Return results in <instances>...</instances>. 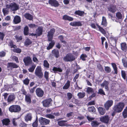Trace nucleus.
<instances>
[{
    "label": "nucleus",
    "instance_id": "nucleus-16",
    "mask_svg": "<svg viewBox=\"0 0 127 127\" xmlns=\"http://www.w3.org/2000/svg\"><path fill=\"white\" fill-rule=\"evenodd\" d=\"M21 22V17L19 16L16 15L14 17L13 20V23L17 24L20 23Z\"/></svg>",
    "mask_w": 127,
    "mask_h": 127
},
{
    "label": "nucleus",
    "instance_id": "nucleus-24",
    "mask_svg": "<svg viewBox=\"0 0 127 127\" xmlns=\"http://www.w3.org/2000/svg\"><path fill=\"white\" fill-rule=\"evenodd\" d=\"M67 120H62L58 122V125L60 126H66L67 124L66 122Z\"/></svg>",
    "mask_w": 127,
    "mask_h": 127
},
{
    "label": "nucleus",
    "instance_id": "nucleus-1",
    "mask_svg": "<svg viewBox=\"0 0 127 127\" xmlns=\"http://www.w3.org/2000/svg\"><path fill=\"white\" fill-rule=\"evenodd\" d=\"M6 6L7 8L10 9L11 10L13 11H16L19 9V5L14 2L6 4Z\"/></svg>",
    "mask_w": 127,
    "mask_h": 127
},
{
    "label": "nucleus",
    "instance_id": "nucleus-26",
    "mask_svg": "<svg viewBox=\"0 0 127 127\" xmlns=\"http://www.w3.org/2000/svg\"><path fill=\"white\" fill-rule=\"evenodd\" d=\"M24 16L26 18L30 20H32L33 18L32 16L29 13H26Z\"/></svg>",
    "mask_w": 127,
    "mask_h": 127
},
{
    "label": "nucleus",
    "instance_id": "nucleus-40",
    "mask_svg": "<svg viewBox=\"0 0 127 127\" xmlns=\"http://www.w3.org/2000/svg\"><path fill=\"white\" fill-rule=\"evenodd\" d=\"M9 45L11 48H15L17 47V46L16 45L13 44V42L12 41V40H11L9 42Z\"/></svg>",
    "mask_w": 127,
    "mask_h": 127
},
{
    "label": "nucleus",
    "instance_id": "nucleus-55",
    "mask_svg": "<svg viewBox=\"0 0 127 127\" xmlns=\"http://www.w3.org/2000/svg\"><path fill=\"white\" fill-rule=\"evenodd\" d=\"M98 93L101 95H105L104 92L102 89H100L99 90Z\"/></svg>",
    "mask_w": 127,
    "mask_h": 127
},
{
    "label": "nucleus",
    "instance_id": "nucleus-46",
    "mask_svg": "<svg viewBox=\"0 0 127 127\" xmlns=\"http://www.w3.org/2000/svg\"><path fill=\"white\" fill-rule=\"evenodd\" d=\"M43 65L46 68L49 67V64L47 60H45L44 61Z\"/></svg>",
    "mask_w": 127,
    "mask_h": 127
},
{
    "label": "nucleus",
    "instance_id": "nucleus-11",
    "mask_svg": "<svg viewBox=\"0 0 127 127\" xmlns=\"http://www.w3.org/2000/svg\"><path fill=\"white\" fill-rule=\"evenodd\" d=\"M99 120L102 122L108 124L110 120V117L109 116L106 115L100 118Z\"/></svg>",
    "mask_w": 127,
    "mask_h": 127
},
{
    "label": "nucleus",
    "instance_id": "nucleus-18",
    "mask_svg": "<svg viewBox=\"0 0 127 127\" xmlns=\"http://www.w3.org/2000/svg\"><path fill=\"white\" fill-rule=\"evenodd\" d=\"M32 118V114L30 113H29L26 115L24 118L25 121L28 122L29 121H31Z\"/></svg>",
    "mask_w": 127,
    "mask_h": 127
},
{
    "label": "nucleus",
    "instance_id": "nucleus-14",
    "mask_svg": "<svg viewBox=\"0 0 127 127\" xmlns=\"http://www.w3.org/2000/svg\"><path fill=\"white\" fill-rule=\"evenodd\" d=\"M15 98V94H12L9 95L7 98V101L8 102H11L14 101Z\"/></svg>",
    "mask_w": 127,
    "mask_h": 127
},
{
    "label": "nucleus",
    "instance_id": "nucleus-54",
    "mask_svg": "<svg viewBox=\"0 0 127 127\" xmlns=\"http://www.w3.org/2000/svg\"><path fill=\"white\" fill-rule=\"evenodd\" d=\"M49 73L46 71H45L44 72V76L47 81H48V79Z\"/></svg>",
    "mask_w": 127,
    "mask_h": 127
},
{
    "label": "nucleus",
    "instance_id": "nucleus-7",
    "mask_svg": "<svg viewBox=\"0 0 127 127\" xmlns=\"http://www.w3.org/2000/svg\"><path fill=\"white\" fill-rule=\"evenodd\" d=\"M39 121L40 124L42 125H45L49 124L50 120L45 118L41 117L39 118Z\"/></svg>",
    "mask_w": 127,
    "mask_h": 127
},
{
    "label": "nucleus",
    "instance_id": "nucleus-63",
    "mask_svg": "<svg viewBox=\"0 0 127 127\" xmlns=\"http://www.w3.org/2000/svg\"><path fill=\"white\" fill-rule=\"evenodd\" d=\"M105 70L107 73H109L111 72V69L108 66L105 67Z\"/></svg>",
    "mask_w": 127,
    "mask_h": 127
},
{
    "label": "nucleus",
    "instance_id": "nucleus-47",
    "mask_svg": "<svg viewBox=\"0 0 127 127\" xmlns=\"http://www.w3.org/2000/svg\"><path fill=\"white\" fill-rule=\"evenodd\" d=\"M35 67L36 65L35 64H34L32 65L31 67H30L28 70L29 72H32L34 71Z\"/></svg>",
    "mask_w": 127,
    "mask_h": 127
},
{
    "label": "nucleus",
    "instance_id": "nucleus-45",
    "mask_svg": "<svg viewBox=\"0 0 127 127\" xmlns=\"http://www.w3.org/2000/svg\"><path fill=\"white\" fill-rule=\"evenodd\" d=\"M88 110L90 112H94L95 111V108L93 106H92L91 107H89Z\"/></svg>",
    "mask_w": 127,
    "mask_h": 127
},
{
    "label": "nucleus",
    "instance_id": "nucleus-22",
    "mask_svg": "<svg viewBox=\"0 0 127 127\" xmlns=\"http://www.w3.org/2000/svg\"><path fill=\"white\" fill-rule=\"evenodd\" d=\"M63 19L65 20H68L69 21H72L73 20V18L68 16L67 15H65L63 16Z\"/></svg>",
    "mask_w": 127,
    "mask_h": 127
},
{
    "label": "nucleus",
    "instance_id": "nucleus-30",
    "mask_svg": "<svg viewBox=\"0 0 127 127\" xmlns=\"http://www.w3.org/2000/svg\"><path fill=\"white\" fill-rule=\"evenodd\" d=\"M52 70L55 73H56L58 71L59 72H62L63 71L62 69L61 68L57 67H53Z\"/></svg>",
    "mask_w": 127,
    "mask_h": 127
},
{
    "label": "nucleus",
    "instance_id": "nucleus-23",
    "mask_svg": "<svg viewBox=\"0 0 127 127\" xmlns=\"http://www.w3.org/2000/svg\"><path fill=\"white\" fill-rule=\"evenodd\" d=\"M100 123L97 121H92L91 124L93 127H98Z\"/></svg>",
    "mask_w": 127,
    "mask_h": 127
},
{
    "label": "nucleus",
    "instance_id": "nucleus-39",
    "mask_svg": "<svg viewBox=\"0 0 127 127\" xmlns=\"http://www.w3.org/2000/svg\"><path fill=\"white\" fill-rule=\"evenodd\" d=\"M101 24L104 26H106L107 25L106 19L105 18L104 16H103L102 17Z\"/></svg>",
    "mask_w": 127,
    "mask_h": 127
},
{
    "label": "nucleus",
    "instance_id": "nucleus-9",
    "mask_svg": "<svg viewBox=\"0 0 127 127\" xmlns=\"http://www.w3.org/2000/svg\"><path fill=\"white\" fill-rule=\"evenodd\" d=\"M113 101L112 100H108L106 101L104 104V107L106 110H108L113 104Z\"/></svg>",
    "mask_w": 127,
    "mask_h": 127
},
{
    "label": "nucleus",
    "instance_id": "nucleus-35",
    "mask_svg": "<svg viewBox=\"0 0 127 127\" xmlns=\"http://www.w3.org/2000/svg\"><path fill=\"white\" fill-rule=\"evenodd\" d=\"M111 64L114 71V74H117L118 72L117 69L116 64L114 63H112Z\"/></svg>",
    "mask_w": 127,
    "mask_h": 127
},
{
    "label": "nucleus",
    "instance_id": "nucleus-31",
    "mask_svg": "<svg viewBox=\"0 0 127 127\" xmlns=\"http://www.w3.org/2000/svg\"><path fill=\"white\" fill-rule=\"evenodd\" d=\"M98 110L100 114L101 115H104L105 112V109L101 107H99L98 108Z\"/></svg>",
    "mask_w": 127,
    "mask_h": 127
},
{
    "label": "nucleus",
    "instance_id": "nucleus-17",
    "mask_svg": "<svg viewBox=\"0 0 127 127\" xmlns=\"http://www.w3.org/2000/svg\"><path fill=\"white\" fill-rule=\"evenodd\" d=\"M69 24L73 27L80 26H82L81 23L80 21L72 22L70 23Z\"/></svg>",
    "mask_w": 127,
    "mask_h": 127
},
{
    "label": "nucleus",
    "instance_id": "nucleus-27",
    "mask_svg": "<svg viewBox=\"0 0 127 127\" xmlns=\"http://www.w3.org/2000/svg\"><path fill=\"white\" fill-rule=\"evenodd\" d=\"M25 100L26 101L28 104L31 103V101L30 94H28L25 96Z\"/></svg>",
    "mask_w": 127,
    "mask_h": 127
},
{
    "label": "nucleus",
    "instance_id": "nucleus-3",
    "mask_svg": "<svg viewBox=\"0 0 127 127\" xmlns=\"http://www.w3.org/2000/svg\"><path fill=\"white\" fill-rule=\"evenodd\" d=\"M9 110L11 112L18 113L21 111V108L19 105H13L9 107Z\"/></svg>",
    "mask_w": 127,
    "mask_h": 127
},
{
    "label": "nucleus",
    "instance_id": "nucleus-20",
    "mask_svg": "<svg viewBox=\"0 0 127 127\" xmlns=\"http://www.w3.org/2000/svg\"><path fill=\"white\" fill-rule=\"evenodd\" d=\"M74 14L76 15H78L80 16L83 17L85 14V12L84 11L78 10L75 11Z\"/></svg>",
    "mask_w": 127,
    "mask_h": 127
},
{
    "label": "nucleus",
    "instance_id": "nucleus-50",
    "mask_svg": "<svg viewBox=\"0 0 127 127\" xmlns=\"http://www.w3.org/2000/svg\"><path fill=\"white\" fill-rule=\"evenodd\" d=\"M67 99L68 100H70L72 97V95L71 93L69 92L67 93Z\"/></svg>",
    "mask_w": 127,
    "mask_h": 127
},
{
    "label": "nucleus",
    "instance_id": "nucleus-34",
    "mask_svg": "<svg viewBox=\"0 0 127 127\" xmlns=\"http://www.w3.org/2000/svg\"><path fill=\"white\" fill-rule=\"evenodd\" d=\"M29 31V30L28 26H26L24 28V33L25 35H28Z\"/></svg>",
    "mask_w": 127,
    "mask_h": 127
},
{
    "label": "nucleus",
    "instance_id": "nucleus-32",
    "mask_svg": "<svg viewBox=\"0 0 127 127\" xmlns=\"http://www.w3.org/2000/svg\"><path fill=\"white\" fill-rule=\"evenodd\" d=\"M51 41V42L49 43V46L47 48V50H49L52 48L54 45L55 42L54 41Z\"/></svg>",
    "mask_w": 127,
    "mask_h": 127
},
{
    "label": "nucleus",
    "instance_id": "nucleus-37",
    "mask_svg": "<svg viewBox=\"0 0 127 127\" xmlns=\"http://www.w3.org/2000/svg\"><path fill=\"white\" fill-rule=\"evenodd\" d=\"M121 49L122 50L126 51L127 49L126 44L125 43H122L121 44Z\"/></svg>",
    "mask_w": 127,
    "mask_h": 127
},
{
    "label": "nucleus",
    "instance_id": "nucleus-10",
    "mask_svg": "<svg viewBox=\"0 0 127 127\" xmlns=\"http://www.w3.org/2000/svg\"><path fill=\"white\" fill-rule=\"evenodd\" d=\"M25 63V64L26 66L29 65L31 64L32 61L30 57H25L23 60Z\"/></svg>",
    "mask_w": 127,
    "mask_h": 127
},
{
    "label": "nucleus",
    "instance_id": "nucleus-5",
    "mask_svg": "<svg viewBox=\"0 0 127 127\" xmlns=\"http://www.w3.org/2000/svg\"><path fill=\"white\" fill-rule=\"evenodd\" d=\"M35 74L40 78H41L43 76V74L41 68L40 66H38L35 69Z\"/></svg>",
    "mask_w": 127,
    "mask_h": 127
},
{
    "label": "nucleus",
    "instance_id": "nucleus-21",
    "mask_svg": "<svg viewBox=\"0 0 127 127\" xmlns=\"http://www.w3.org/2000/svg\"><path fill=\"white\" fill-rule=\"evenodd\" d=\"M52 53L56 58H57L59 57V51L58 50L54 49L52 51Z\"/></svg>",
    "mask_w": 127,
    "mask_h": 127
},
{
    "label": "nucleus",
    "instance_id": "nucleus-48",
    "mask_svg": "<svg viewBox=\"0 0 127 127\" xmlns=\"http://www.w3.org/2000/svg\"><path fill=\"white\" fill-rule=\"evenodd\" d=\"M7 8H4L2 9V12L4 15L5 16L7 14L9 13L8 10L7 9Z\"/></svg>",
    "mask_w": 127,
    "mask_h": 127
},
{
    "label": "nucleus",
    "instance_id": "nucleus-41",
    "mask_svg": "<svg viewBox=\"0 0 127 127\" xmlns=\"http://www.w3.org/2000/svg\"><path fill=\"white\" fill-rule=\"evenodd\" d=\"M78 66H79V65H78L77 64H76V66H75V67H74L73 72V74L76 73L77 71L79 69H80L81 68H78Z\"/></svg>",
    "mask_w": 127,
    "mask_h": 127
},
{
    "label": "nucleus",
    "instance_id": "nucleus-13",
    "mask_svg": "<svg viewBox=\"0 0 127 127\" xmlns=\"http://www.w3.org/2000/svg\"><path fill=\"white\" fill-rule=\"evenodd\" d=\"M7 68H10L12 69L18 68V66L15 63H8L7 64Z\"/></svg>",
    "mask_w": 127,
    "mask_h": 127
},
{
    "label": "nucleus",
    "instance_id": "nucleus-60",
    "mask_svg": "<svg viewBox=\"0 0 127 127\" xmlns=\"http://www.w3.org/2000/svg\"><path fill=\"white\" fill-rule=\"evenodd\" d=\"M122 75L124 79H126V73L123 70H122L121 71Z\"/></svg>",
    "mask_w": 127,
    "mask_h": 127
},
{
    "label": "nucleus",
    "instance_id": "nucleus-42",
    "mask_svg": "<svg viewBox=\"0 0 127 127\" xmlns=\"http://www.w3.org/2000/svg\"><path fill=\"white\" fill-rule=\"evenodd\" d=\"M86 91L88 94H89L90 93H93L94 90L92 88L88 87Z\"/></svg>",
    "mask_w": 127,
    "mask_h": 127
},
{
    "label": "nucleus",
    "instance_id": "nucleus-56",
    "mask_svg": "<svg viewBox=\"0 0 127 127\" xmlns=\"http://www.w3.org/2000/svg\"><path fill=\"white\" fill-rule=\"evenodd\" d=\"M46 117L51 119H54L55 118V116L54 115L51 114H47L46 115Z\"/></svg>",
    "mask_w": 127,
    "mask_h": 127
},
{
    "label": "nucleus",
    "instance_id": "nucleus-2",
    "mask_svg": "<svg viewBox=\"0 0 127 127\" xmlns=\"http://www.w3.org/2000/svg\"><path fill=\"white\" fill-rule=\"evenodd\" d=\"M125 106L124 103L123 102H120L115 105L113 108L114 112L120 113L123 109Z\"/></svg>",
    "mask_w": 127,
    "mask_h": 127
},
{
    "label": "nucleus",
    "instance_id": "nucleus-33",
    "mask_svg": "<svg viewBox=\"0 0 127 127\" xmlns=\"http://www.w3.org/2000/svg\"><path fill=\"white\" fill-rule=\"evenodd\" d=\"M32 43V42L29 38H27L26 39L24 42V45L26 46H28Z\"/></svg>",
    "mask_w": 127,
    "mask_h": 127
},
{
    "label": "nucleus",
    "instance_id": "nucleus-28",
    "mask_svg": "<svg viewBox=\"0 0 127 127\" xmlns=\"http://www.w3.org/2000/svg\"><path fill=\"white\" fill-rule=\"evenodd\" d=\"M70 82L69 80H67L64 85L63 87V89L64 90L67 89L70 85Z\"/></svg>",
    "mask_w": 127,
    "mask_h": 127
},
{
    "label": "nucleus",
    "instance_id": "nucleus-8",
    "mask_svg": "<svg viewBox=\"0 0 127 127\" xmlns=\"http://www.w3.org/2000/svg\"><path fill=\"white\" fill-rule=\"evenodd\" d=\"M55 31V30L53 28L51 29L49 32H48L47 36L49 41H51L52 40Z\"/></svg>",
    "mask_w": 127,
    "mask_h": 127
},
{
    "label": "nucleus",
    "instance_id": "nucleus-52",
    "mask_svg": "<svg viewBox=\"0 0 127 127\" xmlns=\"http://www.w3.org/2000/svg\"><path fill=\"white\" fill-rule=\"evenodd\" d=\"M87 57V55L85 54H82L81 55L80 58L83 61H85V58Z\"/></svg>",
    "mask_w": 127,
    "mask_h": 127
},
{
    "label": "nucleus",
    "instance_id": "nucleus-4",
    "mask_svg": "<svg viewBox=\"0 0 127 127\" xmlns=\"http://www.w3.org/2000/svg\"><path fill=\"white\" fill-rule=\"evenodd\" d=\"M75 58V56L71 53L67 54L64 58V61L66 62H71L74 60Z\"/></svg>",
    "mask_w": 127,
    "mask_h": 127
},
{
    "label": "nucleus",
    "instance_id": "nucleus-38",
    "mask_svg": "<svg viewBox=\"0 0 127 127\" xmlns=\"http://www.w3.org/2000/svg\"><path fill=\"white\" fill-rule=\"evenodd\" d=\"M123 115L124 118L127 117V106L126 107L124 111L123 112Z\"/></svg>",
    "mask_w": 127,
    "mask_h": 127
},
{
    "label": "nucleus",
    "instance_id": "nucleus-49",
    "mask_svg": "<svg viewBox=\"0 0 127 127\" xmlns=\"http://www.w3.org/2000/svg\"><path fill=\"white\" fill-rule=\"evenodd\" d=\"M109 83L108 81L105 80L100 85L101 87H104V86L108 85Z\"/></svg>",
    "mask_w": 127,
    "mask_h": 127
},
{
    "label": "nucleus",
    "instance_id": "nucleus-62",
    "mask_svg": "<svg viewBox=\"0 0 127 127\" xmlns=\"http://www.w3.org/2000/svg\"><path fill=\"white\" fill-rule=\"evenodd\" d=\"M5 34L3 32H0V39L2 40L3 39Z\"/></svg>",
    "mask_w": 127,
    "mask_h": 127
},
{
    "label": "nucleus",
    "instance_id": "nucleus-25",
    "mask_svg": "<svg viewBox=\"0 0 127 127\" xmlns=\"http://www.w3.org/2000/svg\"><path fill=\"white\" fill-rule=\"evenodd\" d=\"M3 125L7 126L9 125L10 122V120L8 119H3L2 121Z\"/></svg>",
    "mask_w": 127,
    "mask_h": 127
},
{
    "label": "nucleus",
    "instance_id": "nucleus-19",
    "mask_svg": "<svg viewBox=\"0 0 127 127\" xmlns=\"http://www.w3.org/2000/svg\"><path fill=\"white\" fill-rule=\"evenodd\" d=\"M43 28L39 27L36 30V33L37 36H39L42 34Z\"/></svg>",
    "mask_w": 127,
    "mask_h": 127
},
{
    "label": "nucleus",
    "instance_id": "nucleus-51",
    "mask_svg": "<svg viewBox=\"0 0 127 127\" xmlns=\"http://www.w3.org/2000/svg\"><path fill=\"white\" fill-rule=\"evenodd\" d=\"M13 51L14 52L20 53L21 52V49L18 48L14 49Z\"/></svg>",
    "mask_w": 127,
    "mask_h": 127
},
{
    "label": "nucleus",
    "instance_id": "nucleus-12",
    "mask_svg": "<svg viewBox=\"0 0 127 127\" xmlns=\"http://www.w3.org/2000/svg\"><path fill=\"white\" fill-rule=\"evenodd\" d=\"M36 93L38 96L41 97L43 96L44 92L43 91L41 88H38L36 89Z\"/></svg>",
    "mask_w": 127,
    "mask_h": 127
},
{
    "label": "nucleus",
    "instance_id": "nucleus-6",
    "mask_svg": "<svg viewBox=\"0 0 127 127\" xmlns=\"http://www.w3.org/2000/svg\"><path fill=\"white\" fill-rule=\"evenodd\" d=\"M52 100L51 98H48L42 101L43 106L45 107H49L52 105Z\"/></svg>",
    "mask_w": 127,
    "mask_h": 127
},
{
    "label": "nucleus",
    "instance_id": "nucleus-36",
    "mask_svg": "<svg viewBox=\"0 0 127 127\" xmlns=\"http://www.w3.org/2000/svg\"><path fill=\"white\" fill-rule=\"evenodd\" d=\"M77 96L79 98H83L85 96V93L83 92L82 93H79L77 94Z\"/></svg>",
    "mask_w": 127,
    "mask_h": 127
},
{
    "label": "nucleus",
    "instance_id": "nucleus-61",
    "mask_svg": "<svg viewBox=\"0 0 127 127\" xmlns=\"http://www.w3.org/2000/svg\"><path fill=\"white\" fill-rule=\"evenodd\" d=\"M100 31L103 34H105L106 33L105 31L100 26L98 27Z\"/></svg>",
    "mask_w": 127,
    "mask_h": 127
},
{
    "label": "nucleus",
    "instance_id": "nucleus-64",
    "mask_svg": "<svg viewBox=\"0 0 127 127\" xmlns=\"http://www.w3.org/2000/svg\"><path fill=\"white\" fill-rule=\"evenodd\" d=\"M97 68L100 71H102L103 70V68L101 65L100 64H97Z\"/></svg>",
    "mask_w": 127,
    "mask_h": 127
},
{
    "label": "nucleus",
    "instance_id": "nucleus-43",
    "mask_svg": "<svg viewBox=\"0 0 127 127\" xmlns=\"http://www.w3.org/2000/svg\"><path fill=\"white\" fill-rule=\"evenodd\" d=\"M15 37L16 39L17 40V42H18L22 40V36H19L18 35H16L15 36Z\"/></svg>",
    "mask_w": 127,
    "mask_h": 127
},
{
    "label": "nucleus",
    "instance_id": "nucleus-58",
    "mask_svg": "<svg viewBox=\"0 0 127 127\" xmlns=\"http://www.w3.org/2000/svg\"><path fill=\"white\" fill-rule=\"evenodd\" d=\"M29 81L30 80L28 78H26L23 80V82L25 84L27 85L29 84Z\"/></svg>",
    "mask_w": 127,
    "mask_h": 127
},
{
    "label": "nucleus",
    "instance_id": "nucleus-57",
    "mask_svg": "<svg viewBox=\"0 0 127 127\" xmlns=\"http://www.w3.org/2000/svg\"><path fill=\"white\" fill-rule=\"evenodd\" d=\"M116 16L118 19H121L122 17V14L119 12H118L116 14Z\"/></svg>",
    "mask_w": 127,
    "mask_h": 127
},
{
    "label": "nucleus",
    "instance_id": "nucleus-53",
    "mask_svg": "<svg viewBox=\"0 0 127 127\" xmlns=\"http://www.w3.org/2000/svg\"><path fill=\"white\" fill-rule=\"evenodd\" d=\"M122 62L124 66L125 67H127V61L124 59H123Z\"/></svg>",
    "mask_w": 127,
    "mask_h": 127
},
{
    "label": "nucleus",
    "instance_id": "nucleus-44",
    "mask_svg": "<svg viewBox=\"0 0 127 127\" xmlns=\"http://www.w3.org/2000/svg\"><path fill=\"white\" fill-rule=\"evenodd\" d=\"M38 121L37 117L35 121L33 123L32 126L33 127H37L38 125Z\"/></svg>",
    "mask_w": 127,
    "mask_h": 127
},
{
    "label": "nucleus",
    "instance_id": "nucleus-15",
    "mask_svg": "<svg viewBox=\"0 0 127 127\" xmlns=\"http://www.w3.org/2000/svg\"><path fill=\"white\" fill-rule=\"evenodd\" d=\"M49 3L52 6L55 7H57L59 5L58 2L56 0H49Z\"/></svg>",
    "mask_w": 127,
    "mask_h": 127
},
{
    "label": "nucleus",
    "instance_id": "nucleus-29",
    "mask_svg": "<svg viewBox=\"0 0 127 127\" xmlns=\"http://www.w3.org/2000/svg\"><path fill=\"white\" fill-rule=\"evenodd\" d=\"M108 10L112 13L115 12L116 11V7L115 5H111L108 8Z\"/></svg>",
    "mask_w": 127,
    "mask_h": 127
},
{
    "label": "nucleus",
    "instance_id": "nucleus-59",
    "mask_svg": "<svg viewBox=\"0 0 127 127\" xmlns=\"http://www.w3.org/2000/svg\"><path fill=\"white\" fill-rule=\"evenodd\" d=\"M19 126L21 127H27V124L22 122L20 124Z\"/></svg>",
    "mask_w": 127,
    "mask_h": 127
}]
</instances>
